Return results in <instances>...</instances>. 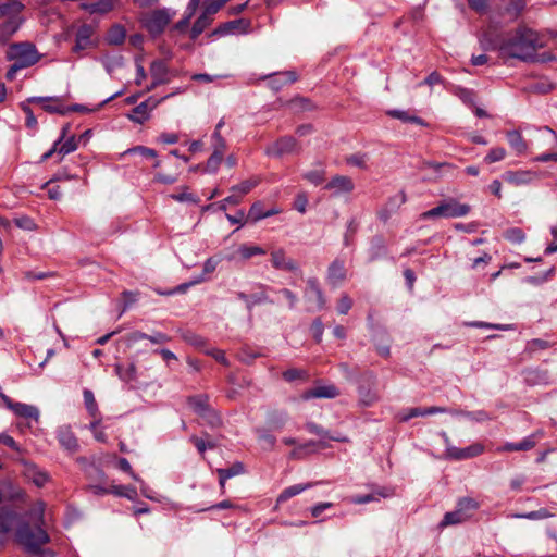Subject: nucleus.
Masks as SVG:
<instances>
[{"label":"nucleus","mask_w":557,"mask_h":557,"mask_svg":"<svg viewBox=\"0 0 557 557\" xmlns=\"http://www.w3.org/2000/svg\"><path fill=\"white\" fill-rule=\"evenodd\" d=\"M542 47L543 42L536 32L519 28L502 41L499 51L505 57L530 61L534 59L535 52Z\"/></svg>","instance_id":"1"},{"label":"nucleus","mask_w":557,"mask_h":557,"mask_svg":"<svg viewBox=\"0 0 557 557\" xmlns=\"http://www.w3.org/2000/svg\"><path fill=\"white\" fill-rule=\"evenodd\" d=\"M15 541L34 557H54L51 549L42 547L49 543L50 537L40 525L32 528L26 522L20 523L15 532Z\"/></svg>","instance_id":"2"},{"label":"nucleus","mask_w":557,"mask_h":557,"mask_svg":"<svg viewBox=\"0 0 557 557\" xmlns=\"http://www.w3.org/2000/svg\"><path fill=\"white\" fill-rule=\"evenodd\" d=\"M7 59L14 61L16 67H29L40 60L35 45L24 41L16 42L9 46L7 50Z\"/></svg>","instance_id":"3"},{"label":"nucleus","mask_w":557,"mask_h":557,"mask_svg":"<svg viewBox=\"0 0 557 557\" xmlns=\"http://www.w3.org/2000/svg\"><path fill=\"white\" fill-rule=\"evenodd\" d=\"M470 212V206L460 203L455 199L444 201L437 207L428 210L421 214V219L430 220L436 218H461Z\"/></svg>","instance_id":"4"},{"label":"nucleus","mask_w":557,"mask_h":557,"mask_svg":"<svg viewBox=\"0 0 557 557\" xmlns=\"http://www.w3.org/2000/svg\"><path fill=\"white\" fill-rule=\"evenodd\" d=\"M173 14L168 9H158L141 16L146 29L152 35L161 34L172 20Z\"/></svg>","instance_id":"5"},{"label":"nucleus","mask_w":557,"mask_h":557,"mask_svg":"<svg viewBox=\"0 0 557 557\" xmlns=\"http://www.w3.org/2000/svg\"><path fill=\"white\" fill-rule=\"evenodd\" d=\"M441 435L444 438L446 445V458L454 460L470 459L480 456L484 451V446L481 443H474L466 448H459L450 444L449 437L445 432H443Z\"/></svg>","instance_id":"6"},{"label":"nucleus","mask_w":557,"mask_h":557,"mask_svg":"<svg viewBox=\"0 0 557 557\" xmlns=\"http://www.w3.org/2000/svg\"><path fill=\"white\" fill-rule=\"evenodd\" d=\"M168 97L169 96H165L161 99L149 97L147 100L136 106L127 115V117L134 123L144 124L149 120L151 111L154 110Z\"/></svg>","instance_id":"7"},{"label":"nucleus","mask_w":557,"mask_h":557,"mask_svg":"<svg viewBox=\"0 0 557 557\" xmlns=\"http://www.w3.org/2000/svg\"><path fill=\"white\" fill-rule=\"evenodd\" d=\"M299 145L294 137L285 136L267 147L265 153L270 157L280 158L287 153L297 152Z\"/></svg>","instance_id":"8"},{"label":"nucleus","mask_w":557,"mask_h":557,"mask_svg":"<svg viewBox=\"0 0 557 557\" xmlns=\"http://www.w3.org/2000/svg\"><path fill=\"white\" fill-rule=\"evenodd\" d=\"M0 398L7 408L13 411L17 417L34 419L36 421L39 419V409L36 406L27 405L24 403H15L3 393H0Z\"/></svg>","instance_id":"9"},{"label":"nucleus","mask_w":557,"mask_h":557,"mask_svg":"<svg viewBox=\"0 0 557 557\" xmlns=\"http://www.w3.org/2000/svg\"><path fill=\"white\" fill-rule=\"evenodd\" d=\"M325 189L332 191L336 197L350 194L355 189V184L349 176L336 175L325 185Z\"/></svg>","instance_id":"10"},{"label":"nucleus","mask_w":557,"mask_h":557,"mask_svg":"<svg viewBox=\"0 0 557 557\" xmlns=\"http://www.w3.org/2000/svg\"><path fill=\"white\" fill-rule=\"evenodd\" d=\"M271 263L272 267L277 270L295 272L299 269L297 262L287 257L283 248L275 249L271 252Z\"/></svg>","instance_id":"11"},{"label":"nucleus","mask_w":557,"mask_h":557,"mask_svg":"<svg viewBox=\"0 0 557 557\" xmlns=\"http://www.w3.org/2000/svg\"><path fill=\"white\" fill-rule=\"evenodd\" d=\"M305 298L314 304L315 310H321L325 306V298L324 295L319 287L318 280L314 277H311L307 281V287L305 290Z\"/></svg>","instance_id":"12"},{"label":"nucleus","mask_w":557,"mask_h":557,"mask_svg":"<svg viewBox=\"0 0 557 557\" xmlns=\"http://www.w3.org/2000/svg\"><path fill=\"white\" fill-rule=\"evenodd\" d=\"M27 102H38L42 109L49 113L66 114L67 109L63 104L60 97H32L27 99Z\"/></svg>","instance_id":"13"},{"label":"nucleus","mask_w":557,"mask_h":557,"mask_svg":"<svg viewBox=\"0 0 557 557\" xmlns=\"http://www.w3.org/2000/svg\"><path fill=\"white\" fill-rule=\"evenodd\" d=\"M339 395V392L336 386L329 384V385H318L314 386L308 391H305L301 394V398L304 400H309L312 398H326L332 399Z\"/></svg>","instance_id":"14"},{"label":"nucleus","mask_w":557,"mask_h":557,"mask_svg":"<svg viewBox=\"0 0 557 557\" xmlns=\"http://www.w3.org/2000/svg\"><path fill=\"white\" fill-rule=\"evenodd\" d=\"M536 175L532 171H507L503 174V180L513 186H522L532 183Z\"/></svg>","instance_id":"15"},{"label":"nucleus","mask_w":557,"mask_h":557,"mask_svg":"<svg viewBox=\"0 0 557 557\" xmlns=\"http://www.w3.org/2000/svg\"><path fill=\"white\" fill-rule=\"evenodd\" d=\"M57 437L60 445L69 453L73 454L78 449L77 438L69 426H60L57 430Z\"/></svg>","instance_id":"16"},{"label":"nucleus","mask_w":557,"mask_h":557,"mask_svg":"<svg viewBox=\"0 0 557 557\" xmlns=\"http://www.w3.org/2000/svg\"><path fill=\"white\" fill-rule=\"evenodd\" d=\"M346 278L344 261L334 260L327 269V282L333 286L341 285Z\"/></svg>","instance_id":"17"},{"label":"nucleus","mask_w":557,"mask_h":557,"mask_svg":"<svg viewBox=\"0 0 557 557\" xmlns=\"http://www.w3.org/2000/svg\"><path fill=\"white\" fill-rule=\"evenodd\" d=\"M150 72L152 76V83L148 87V90H152L160 84L168 82V67L163 61H154L151 63Z\"/></svg>","instance_id":"18"},{"label":"nucleus","mask_w":557,"mask_h":557,"mask_svg":"<svg viewBox=\"0 0 557 557\" xmlns=\"http://www.w3.org/2000/svg\"><path fill=\"white\" fill-rule=\"evenodd\" d=\"M23 473L26 479L30 480L36 486H44L48 481V475L42 472L37 466L24 462Z\"/></svg>","instance_id":"19"},{"label":"nucleus","mask_w":557,"mask_h":557,"mask_svg":"<svg viewBox=\"0 0 557 557\" xmlns=\"http://www.w3.org/2000/svg\"><path fill=\"white\" fill-rule=\"evenodd\" d=\"M507 141L510 148L516 152V154L521 156L527 153L528 144L522 137L521 133L517 129L508 131L506 133Z\"/></svg>","instance_id":"20"},{"label":"nucleus","mask_w":557,"mask_h":557,"mask_svg":"<svg viewBox=\"0 0 557 557\" xmlns=\"http://www.w3.org/2000/svg\"><path fill=\"white\" fill-rule=\"evenodd\" d=\"M446 411H447L446 408L435 407V406L429 407L425 409L410 408V409L404 411L403 413H400L399 419H400V421L406 422L416 417H423V416L435 414V413H444Z\"/></svg>","instance_id":"21"},{"label":"nucleus","mask_w":557,"mask_h":557,"mask_svg":"<svg viewBox=\"0 0 557 557\" xmlns=\"http://www.w3.org/2000/svg\"><path fill=\"white\" fill-rule=\"evenodd\" d=\"M91 34L92 28L89 25L85 24L78 28L76 33L75 46L73 48L75 52L84 50L90 46Z\"/></svg>","instance_id":"22"},{"label":"nucleus","mask_w":557,"mask_h":557,"mask_svg":"<svg viewBox=\"0 0 557 557\" xmlns=\"http://www.w3.org/2000/svg\"><path fill=\"white\" fill-rule=\"evenodd\" d=\"M17 516L15 513H9L2 517L0 521V546H2L9 539L10 532L13 530Z\"/></svg>","instance_id":"23"},{"label":"nucleus","mask_w":557,"mask_h":557,"mask_svg":"<svg viewBox=\"0 0 557 557\" xmlns=\"http://www.w3.org/2000/svg\"><path fill=\"white\" fill-rule=\"evenodd\" d=\"M535 446L534 436H528L523 438L519 443H506L504 446L499 447L498 451H520V450H530Z\"/></svg>","instance_id":"24"},{"label":"nucleus","mask_w":557,"mask_h":557,"mask_svg":"<svg viewBox=\"0 0 557 557\" xmlns=\"http://www.w3.org/2000/svg\"><path fill=\"white\" fill-rule=\"evenodd\" d=\"M312 486L311 483H307V484H296V485H292L289 487H286L277 497L276 499V504L280 505L284 502H286L287 499L305 492L306 490L310 488Z\"/></svg>","instance_id":"25"},{"label":"nucleus","mask_w":557,"mask_h":557,"mask_svg":"<svg viewBox=\"0 0 557 557\" xmlns=\"http://www.w3.org/2000/svg\"><path fill=\"white\" fill-rule=\"evenodd\" d=\"M237 253L243 260H248L256 256H263L267 253V251L257 245L243 244L238 247Z\"/></svg>","instance_id":"26"},{"label":"nucleus","mask_w":557,"mask_h":557,"mask_svg":"<svg viewBox=\"0 0 557 557\" xmlns=\"http://www.w3.org/2000/svg\"><path fill=\"white\" fill-rule=\"evenodd\" d=\"M188 403L199 416H205L211 409L208 404V397L203 395L190 397Z\"/></svg>","instance_id":"27"},{"label":"nucleus","mask_w":557,"mask_h":557,"mask_svg":"<svg viewBox=\"0 0 557 557\" xmlns=\"http://www.w3.org/2000/svg\"><path fill=\"white\" fill-rule=\"evenodd\" d=\"M211 21V16L203 12L193 25L191 39H196L210 25Z\"/></svg>","instance_id":"28"},{"label":"nucleus","mask_w":557,"mask_h":557,"mask_svg":"<svg viewBox=\"0 0 557 557\" xmlns=\"http://www.w3.org/2000/svg\"><path fill=\"white\" fill-rule=\"evenodd\" d=\"M456 508L460 510L467 519H469L473 511L479 508V504L473 498L465 497L458 502Z\"/></svg>","instance_id":"29"},{"label":"nucleus","mask_w":557,"mask_h":557,"mask_svg":"<svg viewBox=\"0 0 557 557\" xmlns=\"http://www.w3.org/2000/svg\"><path fill=\"white\" fill-rule=\"evenodd\" d=\"M466 520H468V519L462 515V512L460 510H458L456 508L454 511L445 513L442 522L440 523V527L445 528L448 525H454V524L465 522Z\"/></svg>","instance_id":"30"},{"label":"nucleus","mask_w":557,"mask_h":557,"mask_svg":"<svg viewBox=\"0 0 557 557\" xmlns=\"http://www.w3.org/2000/svg\"><path fill=\"white\" fill-rule=\"evenodd\" d=\"M260 183V180L255 177L250 180H246L238 185L232 187V191L239 196V198L246 194H248L253 187H256Z\"/></svg>","instance_id":"31"},{"label":"nucleus","mask_w":557,"mask_h":557,"mask_svg":"<svg viewBox=\"0 0 557 557\" xmlns=\"http://www.w3.org/2000/svg\"><path fill=\"white\" fill-rule=\"evenodd\" d=\"M297 76L294 72H283L277 74V77L271 81V86L274 89H280L282 85L294 83Z\"/></svg>","instance_id":"32"},{"label":"nucleus","mask_w":557,"mask_h":557,"mask_svg":"<svg viewBox=\"0 0 557 557\" xmlns=\"http://www.w3.org/2000/svg\"><path fill=\"white\" fill-rule=\"evenodd\" d=\"M20 27V23L9 20L0 25V36L2 41H7Z\"/></svg>","instance_id":"33"},{"label":"nucleus","mask_w":557,"mask_h":557,"mask_svg":"<svg viewBox=\"0 0 557 557\" xmlns=\"http://www.w3.org/2000/svg\"><path fill=\"white\" fill-rule=\"evenodd\" d=\"M135 372L136 368L133 363L128 364L127 367H123L122 364L115 366V373L124 382H131L132 380H134Z\"/></svg>","instance_id":"34"},{"label":"nucleus","mask_w":557,"mask_h":557,"mask_svg":"<svg viewBox=\"0 0 557 557\" xmlns=\"http://www.w3.org/2000/svg\"><path fill=\"white\" fill-rule=\"evenodd\" d=\"M24 9V4L17 0H11L4 4H0V14L2 16L10 14H17L22 12Z\"/></svg>","instance_id":"35"},{"label":"nucleus","mask_w":557,"mask_h":557,"mask_svg":"<svg viewBox=\"0 0 557 557\" xmlns=\"http://www.w3.org/2000/svg\"><path fill=\"white\" fill-rule=\"evenodd\" d=\"M211 148L213 153H219L224 156V152L226 150V141L222 137L221 133L213 132L211 136Z\"/></svg>","instance_id":"36"},{"label":"nucleus","mask_w":557,"mask_h":557,"mask_svg":"<svg viewBox=\"0 0 557 557\" xmlns=\"http://www.w3.org/2000/svg\"><path fill=\"white\" fill-rule=\"evenodd\" d=\"M553 516H554V513L548 511L546 508H541L535 511H530L527 513H519V515H516L515 517L520 518V519H528V520H542V519L550 518Z\"/></svg>","instance_id":"37"},{"label":"nucleus","mask_w":557,"mask_h":557,"mask_svg":"<svg viewBox=\"0 0 557 557\" xmlns=\"http://www.w3.org/2000/svg\"><path fill=\"white\" fill-rule=\"evenodd\" d=\"M111 493L117 496H123L128 499H135L137 497V491L132 486L112 485Z\"/></svg>","instance_id":"38"},{"label":"nucleus","mask_w":557,"mask_h":557,"mask_svg":"<svg viewBox=\"0 0 557 557\" xmlns=\"http://www.w3.org/2000/svg\"><path fill=\"white\" fill-rule=\"evenodd\" d=\"M369 157L366 153H355L346 158L347 164L362 170L368 168Z\"/></svg>","instance_id":"39"},{"label":"nucleus","mask_w":557,"mask_h":557,"mask_svg":"<svg viewBox=\"0 0 557 557\" xmlns=\"http://www.w3.org/2000/svg\"><path fill=\"white\" fill-rule=\"evenodd\" d=\"M113 0H99L98 2L90 3L87 9L91 13H107L113 9Z\"/></svg>","instance_id":"40"},{"label":"nucleus","mask_w":557,"mask_h":557,"mask_svg":"<svg viewBox=\"0 0 557 557\" xmlns=\"http://www.w3.org/2000/svg\"><path fill=\"white\" fill-rule=\"evenodd\" d=\"M125 39V30L122 26H113L108 34V41L112 45H120Z\"/></svg>","instance_id":"41"},{"label":"nucleus","mask_w":557,"mask_h":557,"mask_svg":"<svg viewBox=\"0 0 557 557\" xmlns=\"http://www.w3.org/2000/svg\"><path fill=\"white\" fill-rule=\"evenodd\" d=\"M324 177H325L324 169L311 170L304 174V178L315 186L320 185L324 181Z\"/></svg>","instance_id":"42"},{"label":"nucleus","mask_w":557,"mask_h":557,"mask_svg":"<svg viewBox=\"0 0 557 557\" xmlns=\"http://www.w3.org/2000/svg\"><path fill=\"white\" fill-rule=\"evenodd\" d=\"M309 376L308 372L302 369H288L283 373L284 380L287 382H293L295 380H307Z\"/></svg>","instance_id":"43"},{"label":"nucleus","mask_w":557,"mask_h":557,"mask_svg":"<svg viewBox=\"0 0 557 557\" xmlns=\"http://www.w3.org/2000/svg\"><path fill=\"white\" fill-rule=\"evenodd\" d=\"M507 152L503 147L492 148L485 156L484 161L486 163H495L505 159Z\"/></svg>","instance_id":"44"},{"label":"nucleus","mask_w":557,"mask_h":557,"mask_svg":"<svg viewBox=\"0 0 557 557\" xmlns=\"http://www.w3.org/2000/svg\"><path fill=\"white\" fill-rule=\"evenodd\" d=\"M84 403L89 413L96 418L98 414V408L91 391H84Z\"/></svg>","instance_id":"45"},{"label":"nucleus","mask_w":557,"mask_h":557,"mask_svg":"<svg viewBox=\"0 0 557 557\" xmlns=\"http://www.w3.org/2000/svg\"><path fill=\"white\" fill-rule=\"evenodd\" d=\"M170 197L178 202L197 203L199 201V199L194 194L188 191L187 187H184V189L178 194H172Z\"/></svg>","instance_id":"46"},{"label":"nucleus","mask_w":557,"mask_h":557,"mask_svg":"<svg viewBox=\"0 0 557 557\" xmlns=\"http://www.w3.org/2000/svg\"><path fill=\"white\" fill-rule=\"evenodd\" d=\"M205 281H206V277L203 275H199L198 277H196L195 280H193L189 283H184V284L178 285L173 290H169L166 293L160 292L159 294H161V295H173L175 293H185L190 286H194L196 284L202 283Z\"/></svg>","instance_id":"47"},{"label":"nucleus","mask_w":557,"mask_h":557,"mask_svg":"<svg viewBox=\"0 0 557 557\" xmlns=\"http://www.w3.org/2000/svg\"><path fill=\"white\" fill-rule=\"evenodd\" d=\"M243 472L244 466L240 462H236L227 469H218V474L224 475L223 479H231L235 475L242 474Z\"/></svg>","instance_id":"48"},{"label":"nucleus","mask_w":557,"mask_h":557,"mask_svg":"<svg viewBox=\"0 0 557 557\" xmlns=\"http://www.w3.org/2000/svg\"><path fill=\"white\" fill-rule=\"evenodd\" d=\"M60 145V147L58 146V153L61 156L69 154L77 149V140L74 136L67 138L66 140H64V143Z\"/></svg>","instance_id":"49"},{"label":"nucleus","mask_w":557,"mask_h":557,"mask_svg":"<svg viewBox=\"0 0 557 557\" xmlns=\"http://www.w3.org/2000/svg\"><path fill=\"white\" fill-rule=\"evenodd\" d=\"M389 115H392L393 117H396L398 120H401L404 122H412V123L420 124V125L423 124V122H422V120L420 117L414 116V115H410L406 111L394 110V111L389 112Z\"/></svg>","instance_id":"50"},{"label":"nucleus","mask_w":557,"mask_h":557,"mask_svg":"<svg viewBox=\"0 0 557 557\" xmlns=\"http://www.w3.org/2000/svg\"><path fill=\"white\" fill-rule=\"evenodd\" d=\"M307 430L312 433V434H317V435H320V436H325V437H329L331 440H334V441H338V442H347L348 440L346 437H334V436H329L327 432L321 428L320 425L315 424V423H308L307 424Z\"/></svg>","instance_id":"51"},{"label":"nucleus","mask_w":557,"mask_h":557,"mask_svg":"<svg viewBox=\"0 0 557 557\" xmlns=\"http://www.w3.org/2000/svg\"><path fill=\"white\" fill-rule=\"evenodd\" d=\"M505 238L511 243L520 244L524 240L525 235L520 228L513 227L506 231Z\"/></svg>","instance_id":"52"},{"label":"nucleus","mask_w":557,"mask_h":557,"mask_svg":"<svg viewBox=\"0 0 557 557\" xmlns=\"http://www.w3.org/2000/svg\"><path fill=\"white\" fill-rule=\"evenodd\" d=\"M223 160V156L219 153H213L210 156V158L207 161L206 164V171L209 173H215Z\"/></svg>","instance_id":"53"},{"label":"nucleus","mask_w":557,"mask_h":557,"mask_svg":"<svg viewBox=\"0 0 557 557\" xmlns=\"http://www.w3.org/2000/svg\"><path fill=\"white\" fill-rule=\"evenodd\" d=\"M190 441L195 444V446L197 447L198 451L201 453V454H203L207 448H214L215 447V443L212 442L211 440H205V438H200V437H197V436H191Z\"/></svg>","instance_id":"54"},{"label":"nucleus","mask_w":557,"mask_h":557,"mask_svg":"<svg viewBox=\"0 0 557 557\" xmlns=\"http://www.w3.org/2000/svg\"><path fill=\"white\" fill-rule=\"evenodd\" d=\"M44 511H45V506H44V503H41V502L37 503L34 506V508L30 510L29 516L32 517V519L34 520L36 525H40L44 522L42 521Z\"/></svg>","instance_id":"55"},{"label":"nucleus","mask_w":557,"mask_h":557,"mask_svg":"<svg viewBox=\"0 0 557 557\" xmlns=\"http://www.w3.org/2000/svg\"><path fill=\"white\" fill-rule=\"evenodd\" d=\"M351 306H352L351 298L348 295L343 294L337 304V311L341 314H346L350 310Z\"/></svg>","instance_id":"56"},{"label":"nucleus","mask_w":557,"mask_h":557,"mask_svg":"<svg viewBox=\"0 0 557 557\" xmlns=\"http://www.w3.org/2000/svg\"><path fill=\"white\" fill-rule=\"evenodd\" d=\"M455 414L466 417L471 420H475L479 422L486 421L490 419L486 412L478 411V412H466V411H456Z\"/></svg>","instance_id":"57"},{"label":"nucleus","mask_w":557,"mask_h":557,"mask_svg":"<svg viewBox=\"0 0 557 557\" xmlns=\"http://www.w3.org/2000/svg\"><path fill=\"white\" fill-rule=\"evenodd\" d=\"M227 1L228 0H209L205 12L211 16L215 14L222 7H224Z\"/></svg>","instance_id":"58"},{"label":"nucleus","mask_w":557,"mask_h":557,"mask_svg":"<svg viewBox=\"0 0 557 557\" xmlns=\"http://www.w3.org/2000/svg\"><path fill=\"white\" fill-rule=\"evenodd\" d=\"M147 337H148V334L143 333L140 331H135L125 336V343L128 347H132L137 342L146 339Z\"/></svg>","instance_id":"59"},{"label":"nucleus","mask_w":557,"mask_h":557,"mask_svg":"<svg viewBox=\"0 0 557 557\" xmlns=\"http://www.w3.org/2000/svg\"><path fill=\"white\" fill-rule=\"evenodd\" d=\"M264 212L261 202H255L249 210V218L253 221L262 220L264 219Z\"/></svg>","instance_id":"60"},{"label":"nucleus","mask_w":557,"mask_h":557,"mask_svg":"<svg viewBox=\"0 0 557 557\" xmlns=\"http://www.w3.org/2000/svg\"><path fill=\"white\" fill-rule=\"evenodd\" d=\"M127 152L129 153H140L145 158H153L157 159V151L144 146H137L133 149H129Z\"/></svg>","instance_id":"61"},{"label":"nucleus","mask_w":557,"mask_h":557,"mask_svg":"<svg viewBox=\"0 0 557 557\" xmlns=\"http://www.w3.org/2000/svg\"><path fill=\"white\" fill-rule=\"evenodd\" d=\"M549 346H550V344L547 341L541 339V338H535L528 343V349L530 351L546 349Z\"/></svg>","instance_id":"62"},{"label":"nucleus","mask_w":557,"mask_h":557,"mask_svg":"<svg viewBox=\"0 0 557 557\" xmlns=\"http://www.w3.org/2000/svg\"><path fill=\"white\" fill-rule=\"evenodd\" d=\"M308 206V198L305 194H298L295 199L294 208L300 212L305 213Z\"/></svg>","instance_id":"63"},{"label":"nucleus","mask_w":557,"mask_h":557,"mask_svg":"<svg viewBox=\"0 0 557 557\" xmlns=\"http://www.w3.org/2000/svg\"><path fill=\"white\" fill-rule=\"evenodd\" d=\"M219 262H220L219 258H215V257L208 258L203 264V273L201 275H203L206 277L207 274H211L212 272H214Z\"/></svg>","instance_id":"64"}]
</instances>
